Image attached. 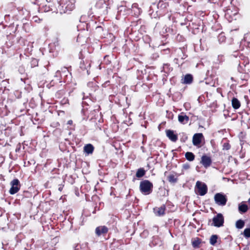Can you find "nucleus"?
<instances>
[{
	"label": "nucleus",
	"instance_id": "obj_1",
	"mask_svg": "<svg viewBox=\"0 0 250 250\" xmlns=\"http://www.w3.org/2000/svg\"><path fill=\"white\" fill-rule=\"evenodd\" d=\"M75 0H62L59 6L61 13H70L75 7Z\"/></svg>",
	"mask_w": 250,
	"mask_h": 250
},
{
	"label": "nucleus",
	"instance_id": "obj_2",
	"mask_svg": "<svg viewBox=\"0 0 250 250\" xmlns=\"http://www.w3.org/2000/svg\"><path fill=\"white\" fill-rule=\"evenodd\" d=\"M152 184L147 180H145L140 182V190L145 195L149 194L152 192Z\"/></svg>",
	"mask_w": 250,
	"mask_h": 250
},
{
	"label": "nucleus",
	"instance_id": "obj_3",
	"mask_svg": "<svg viewBox=\"0 0 250 250\" xmlns=\"http://www.w3.org/2000/svg\"><path fill=\"white\" fill-rule=\"evenodd\" d=\"M214 200L217 205L224 206L226 204L227 198L223 193H218L214 195Z\"/></svg>",
	"mask_w": 250,
	"mask_h": 250
},
{
	"label": "nucleus",
	"instance_id": "obj_4",
	"mask_svg": "<svg viewBox=\"0 0 250 250\" xmlns=\"http://www.w3.org/2000/svg\"><path fill=\"white\" fill-rule=\"evenodd\" d=\"M197 192L201 196L205 195L208 191L207 186L204 183L197 181L196 184Z\"/></svg>",
	"mask_w": 250,
	"mask_h": 250
},
{
	"label": "nucleus",
	"instance_id": "obj_5",
	"mask_svg": "<svg viewBox=\"0 0 250 250\" xmlns=\"http://www.w3.org/2000/svg\"><path fill=\"white\" fill-rule=\"evenodd\" d=\"M10 185L11 186V188L10 189L9 193L11 194H14L20 190V181L18 179H15L12 180Z\"/></svg>",
	"mask_w": 250,
	"mask_h": 250
},
{
	"label": "nucleus",
	"instance_id": "obj_6",
	"mask_svg": "<svg viewBox=\"0 0 250 250\" xmlns=\"http://www.w3.org/2000/svg\"><path fill=\"white\" fill-rule=\"evenodd\" d=\"M212 225L217 227H220L224 224V217L221 213H218L212 219Z\"/></svg>",
	"mask_w": 250,
	"mask_h": 250
},
{
	"label": "nucleus",
	"instance_id": "obj_7",
	"mask_svg": "<svg viewBox=\"0 0 250 250\" xmlns=\"http://www.w3.org/2000/svg\"><path fill=\"white\" fill-rule=\"evenodd\" d=\"M211 159L210 157L204 155L201 157L200 163L206 168L209 167L211 164Z\"/></svg>",
	"mask_w": 250,
	"mask_h": 250
},
{
	"label": "nucleus",
	"instance_id": "obj_8",
	"mask_svg": "<svg viewBox=\"0 0 250 250\" xmlns=\"http://www.w3.org/2000/svg\"><path fill=\"white\" fill-rule=\"evenodd\" d=\"M203 138L202 133L195 134L192 138V143L194 146H198L201 143V140Z\"/></svg>",
	"mask_w": 250,
	"mask_h": 250
},
{
	"label": "nucleus",
	"instance_id": "obj_9",
	"mask_svg": "<svg viewBox=\"0 0 250 250\" xmlns=\"http://www.w3.org/2000/svg\"><path fill=\"white\" fill-rule=\"evenodd\" d=\"M108 230V228L105 226H99L96 228L95 232L98 236H100L106 233Z\"/></svg>",
	"mask_w": 250,
	"mask_h": 250
},
{
	"label": "nucleus",
	"instance_id": "obj_10",
	"mask_svg": "<svg viewBox=\"0 0 250 250\" xmlns=\"http://www.w3.org/2000/svg\"><path fill=\"white\" fill-rule=\"evenodd\" d=\"M178 121L180 123L182 124H186L188 122L189 117L184 113H181V114L178 115Z\"/></svg>",
	"mask_w": 250,
	"mask_h": 250
},
{
	"label": "nucleus",
	"instance_id": "obj_11",
	"mask_svg": "<svg viewBox=\"0 0 250 250\" xmlns=\"http://www.w3.org/2000/svg\"><path fill=\"white\" fill-rule=\"evenodd\" d=\"M167 136L172 142H176L177 139V135L174 134V131L171 130L167 131Z\"/></svg>",
	"mask_w": 250,
	"mask_h": 250
},
{
	"label": "nucleus",
	"instance_id": "obj_12",
	"mask_svg": "<svg viewBox=\"0 0 250 250\" xmlns=\"http://www.w3.org/2000/svg\"><path fill=\"white\" fill-rule=\"evenodd\" d=\"M249 209L248 206L242 202L238 205V210L240 213H244Z\"/></svg>",
	"mask_w": 250,
	"mask_h": 250
},
{
	"label": "nucleus",
	"instance_id": "obj_13",
	"mask_svg": "<svg viewBox=\"0 0 250 250\" xmlns=\"http://www.w3.org/2000/svg\"><path fill=\"white\" fill-rule=\"evenodd\" d=\"M165 206L163 205L160 208H154V211L155 214L157 216L163 215L165 213Z\"/></svg>",
	"mask_w": 250,
	"mask_h": 250
},
{
	"label": "nucleus",
	"instance_id": "obj_14",
	"mask_svg": "<svg viewBox=\"0 0 250 250\" xmlns=\"http://www.w3.org/2000/svg\"><path fill=\"white\" fill-rule=\"evenodd\" d=\"M183 81L182 82V83L184 84H190L193 81V77L192 75L188 74H186L183 80H182Z\"/></svg>",
	"mask_w": 250,
	"mask_h": 250
},
{
	"label": "nucleus",
	"instance_id": "obj_15",
	"mask_svg": "<svg viewBox=\"0 0 250 250\" xmlns=\"http://www.w3.org/2000/svg\"><path fill=\"white\" fill-rule=\"evenodd\" d=\"M94 150V147L91 144H87L84 146V151L89 154H91Z\"/></svg>",
	"mask_w": 250,
	"mask_h": 250
},
{
	"label": "nucleus",
	"instance_id": "obj_16",
	"mask_svg": "<svg viewBox=\"0 0 250 250\" xmlns=\"http://www.w3.org/2000/svg\"><path fill=\"white\" fill-rule=\"evenodd\" d=\"M231 104L233 108L238 109L240 106V102L236 98H233L231 100Z\"/></svg>",
	"mask_w": 250,
	"mask_h": 250
},
{
	"label": "nucleus",
	"instance_id": "obj_17",
	"mask_svg": "<svg viewBox=\"0 0 250 250\" xmlns=\"http://www.w3.org/2000/svg\"><path fill=\"white\" fill-rule=\"evenodd\" d=\"M185 157L188 161H192L194 160L195 155L192 152H187L185 154Z\"/></svg>",
	"mask_w": 250,
	"mask_h": 250
},
{
	"label": "nucleus",
	"instance_id": "obj_18",
	"mask_svg": "<svg viewBox=\"0 0 250 250\" xmlns=\"http://www.w3.org/2000/svg\"><path fill=\"white\" fill-rule=\"evenodd\" d=\"M146 171L143 168L138 169L136 173V176L138 178H141L145 175Z\"/></svg>",
	"mask_w": 250,
	"mask_h": 250
},
{
	"label": "nucleus",
	"instance_id": "obj_19",
	"mask_svg": "<svg viewBox=\"0 0 250 250\" xmlns=\"http://www.w3.org/2000/svg\"><path fill=\"white\" fill-rule=\"evenodd\" d=\"M245 225V222L243 220L240 219L236 221L235 226L238 229H242Z\"/></svg>",
	"mask_w": 250,
	"mask_h": 250
},
{
	"label": "nucleus",
	"instance_id": "obj_20",
	"mask_svg": "<svg viewBox=\"0 0 250 250\" xmlns=\"http://www.w3.org/2000/svg\"><path fill=\"white\" fill-rule=\"evenodd\" d=\"M217 238H218V236L217 235H212L210 237V238L209 240L210 244L212 245H214L217 242Z\"/></svg>",
	"mask_w": 250,
	"mask_h": 250
},
{
	"label": "nucleus",
	"instance_id": "obj_21",
	"mask_svg": "<svg viewBox=\"0 0 250 250\" xmlns=\"http://www.w3.org/2000/svg\"><path fill=\"white\" fill-rule=\"evenodd\" d=\"M200 243H201V241L199 239L194 240L192 242V246L194 248H199Z\"/></svg>",
	"mask_w": 250,
	"mask_h": 250
},
{
	"label": "nucleus",
	"instance_id": "obj_22",
	"mask_svg": "<svg viewBox=\"0 0 250 250\" xmlns=\"http://www.w3.org/2000/svg\"><path fill=\"white\" fill-rule=\"evenodd\" d=\"M243 235L246 238L250 237V228H246L244 229Z\"/></svg>",
	"mask_w": 250,
	"mask_h": 250
},
{
	"label": "nucleus",
	"instance_id": "obj_23",
	"mask_svg": "<svg viewBox=\"0 0 250 250\" xmlns=\"http://www.w3.org/2000/svg\"><path fill=\"white\" fill-rule=\"evenodd\" d=\"M168 181L170 183H175L177 181V179L173 175H170L167 177Z\"/></svg>",
	"mask_w": 250,
	"mask_h": 250
},
{
	"label": "nucleus",
	"instance_id": "obj_24",
	"mask_svg": "<svg viewBox=\"0 0 250 250\" xmlns=\"http://www.w3.org/2000/svg\"><path fill=\"white\" fill-rule=\"evenodd\" d=\"M183 168L187 170L189 168L190 166L188 164H184L183 165Z\"/></svg>",
	"mask_w": 250,
	"mask_h": 250
},
{
	"label": "nucleus",
	"instance_id": "obj_25",
	"mask_svg": "<svg viewBox=\"0 0 250 250\" xmlns=\"http://www.w3.org/2000/svg\"><path fill=\"white\" fill-rule=\"evenodd\" d=\"M224 35L222 34H221L219 36V41H220L221 39H222V41H224Z\"/></svg>",
	"mask_w": 250,
	"mask_h": 250
},
{
	"label": "nucleus",
	"instance_id": "obj_26",
	"mask_svg": "<svg viewBox=\"0 0 250 250\" xmlns=\"http://www.w3.org/2000/svg\"><path fill=\"white\" fill-rule=\"evenodd\" d=\"M60 74V71L59 70H58L56 72V76H57L58 75H59Z\"/></svg>",
	"mask_w": 250,
	"mask_h": 250
},
{
	"label": "nucleus",
	"instance_id": "obj_27",
	"mask_svg": "<svg viewBox=\"0 0 250 250\" xmlns=\"http://www.w3.org/2000/svg\"><path fill=\"white\" fill-rule=\"evenodd\" d=\"M67 124L68 125H71L72 124V120H69L67 122Z\"/></svg>",
	"mask_w": 250,
	"mask_h": 250
},
{
	"label": "nucleus",
	"instance_id": "obj_28",
	"mask_svg": "<svg viewBox=\"0 0 250 250\" xmlns=\"http://www.w3.org/2000/svg\"><path fill=\"white\" fill-rule=\"evenodd\" d=\"M33 19H34L35 21H37V19H38V17H34L33 18Z\"/></svg>",
	"mask_w": 250,
	"mask_h": 250
},
{
	"label": "nucleus",
	"instance_id": "obj_29",
	"mask_svg": "<svg viewBox=\"0 0 250 250\" xmlns=\"http://www.w3.org/2000/svg\"><path fill=\"white\" fill-rule=\"evenodd\" d=\"M248 204H249L250 205V198L248 199Z\"/></svg>",
	"mask_w": 250,
	"mask_h": 250
},
{
	"label": "nucleus",
	"instance_id": "obj_30",
	"mask_svg": "<svg viewBox=\"0 0 250 250\" xmlns=\"http://www.w3.org/2000/svg\"><path fill=\"white\" fill-rule=\"evenodd\" d=\"M9 15H5V19H6V18H8V17H9Z\"/></svg>",
	"mask_w": 250,
	"mask_h": 250
},
{
	"label": "nucleus",
	"instance_id": "obj_31",
	"mask_svg": "<svg viewBox=\"0 0 250 250\" xmlns=\"http://www.w3.org/2000/svg\"><path fill=\"white\" fill-rule=\"evenodd\" d=\"M62 187H61L59 188V190L60 191H62Z\"/></svg>",
	"mask_w": 250,
	"mask_h": 250
},
{
	"label": "nucleus",
	"instance_id": "obj_32",
	"mask_svg": "<svg viewBox=\"0 0 250 250\" xmlns=\"http://www.w3.org/2000/svg\"><path fill=\"white\" fill-rule=\"evenodd\" d=\"M187 138H188L187 136H186L185 137V139H187Z\"/></svg>",
	"mask_w": 250,
	"mask_h": 250
}]
</instances>
